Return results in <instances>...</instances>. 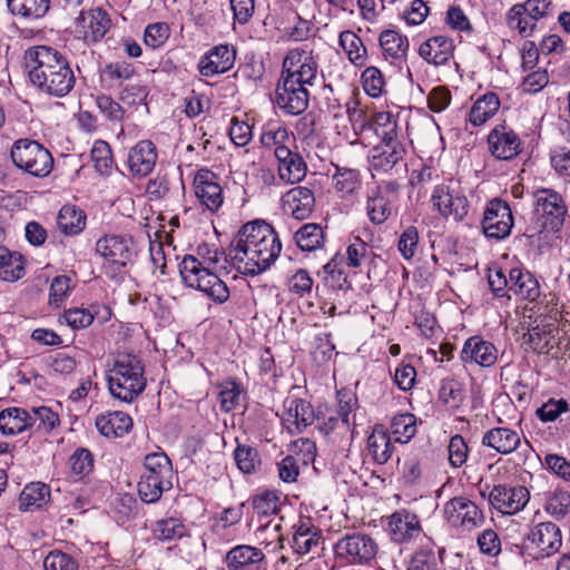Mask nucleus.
Wrapping results in <instances>:
<instances>
[{
	"label": "nucleus",
	"mask_w": 570,
	"mask_h": 570,
	"mask_svg": "<svg viewBox=\"0 0 570 570\" xmlns=\"http://www.w3.org/2000/svg\"><path fill=\"white\" fill-rule=\"evenodd\" d=\"M537 224L541 232L556 233L560 230L568 217L566 204L558 193L542 189L537 193Z\"/></svg>",
	"instance_id": "obj_10"
},
{
	"label": "nucleus",
	"mask_w": 570,
	"mask_h": 570,
	"mask_svg": "<svg viewBox=\"0 0 570 570\" xmlns=\"http://www.w3.org/2000/svg\"><path fill=\"white\" fill-rule=\"evenodd\" d=\"M478 546L482 553L495 557L501 551V542L497 532L492 529L483 530L478 535Z\"/></svg>",
	"instance_id": "obj_64"
},
{
	"label": "nucleus",
	"mask_w": 570,
	"mask_h": 570,
	"mask_svg": "<svg viewBox=\"0 0 570 570\" xmlns=\"http://www.w3.org/2000/svg\"><path fill=\"white\" fill-rule=\"evenodd\" d=\"M45 570H78V562L69 554L55 550L43 560Z\"/></svg>",
	"instance_id": "obj_58"
},
{
	"label": "nucleus",
	"mask_w": 570,
	"mask_h": 570,
	"mask_svg": "<svg viewBox=\"0 0 570 570\" xmlns=\"http://www.w3.org/2000/svg\"><path fill=\"white\" fill-rule=\"evenodd\" d=\"M379 42L384 56L394 60L404 59L410 47L407 37L393 29L383 30L380 33Z\"/></svg>",
	"instance_id": "obj_34"
},
{
	"label": "nucleus",
	"mask_w": 570,
	"mask_h": 570,
	"mask_svg": "<svg viewBox=\"0 0 570 570\" xmlns=\"http://www.w3.org/2000/svg\"><path fill=\"white\" fill-rule=\"evenodd\" d=\"M419 244V233L416 227L409 226L401 234L397 243V248L403 258L411 259L416 252Z\"/></svg>",
	"instance_id": "obj_62"
},
{
	"label": "nucleus",
	"mask_w": 570,
	"mask_h": 570,
	"mask_svg": "<svg viewBox=\"0 0 570 570\" xmlns=\"http://www.w3.org/2000/svg\"><path fill=\"white\" fill-rule=\"evenodd\" d=\"M394 446L390 435L383 429H374L367 438V451L372 459L379 463H386L392 456Z\"/></svg>",
	"instance_id": "obj_36"
},
{
	"label": "nucleus",
	"mask_w": 570,
	"mask_h": 570,
	"mask_svg": "<svg viewBox=\"0 0 570 570\" xmlns=\"http://www.w3.org/2000/svg\"><path fill=\"white\" fill-rule=\"evenodd\" d=\"M96 426L106 438H121L132 429V420L121 411L108 412L96 417Z\"/></svg>",
	"instance_id": "obj_30"
},
{
	"label": "nucleus",
	"mask_w": 570,
	"mask_h": 570,
	"mask_svg": "<svg viewBox=\"0 0 570 570\" xmlns=\"http://www.w3.org/2000/svg\"><path fill=\"white\" fill-rule=\"evenodd\" d=\"M157 161V151L153 141L141 140L137 142L128 154V167L132 175L146 177Z\"/></svg>",
	"instance_id": "obj_26"
},
{
	"label": "nucleus",
	"mask_w": 570,
	"mask_h": 570,
	"mask_svg": "<svg viewBox=\"0 0 570 570\" xmlns=\"http://www.w3.org/2000/svg\"><path fill=\"white\" fill-rule=\"evenodd\" d=\"M169 38V27L165 22L148 24L144 33V42L147 47L157 49Z\"/></svg>",
	"instance_id": "obj_56"
},
{
	"label": "nucleus",
	"mask_w": 570,
	"mask_h": 570,
	"mask_svg": "<svg viewBox=\"0 0 570 570\" xmlns=\"http://www.w3.org/2000/svg\"><path fill=\"white\" fill-rule=\"evenodd\" d=\"M277 159L278 177L287 184L302 181L307 173V165L301 154L293 151L288 146H279L274 150Z\"/></svg>",
	"instance_id": "obj_18"
},
{
	"label": "nucleus",
	"mask_w": 570,
	"mask_h": 570,
	"mask_svg": "<svg viewBox=\"0 0 570 570\" xmlns=\"http://www.w3.org/2000/svg\"><path fill=\"white\" fill-rule=\"evenodd\" d=\"M391 202L380 189L373 190L366 202V214L371 223L381 225L386 222L391 215Z\"/></svg>",
	"instance_id": "obj_41"
},
{
	"label": "nucleus",
	"mask_w": 570,
	"mask_h": 570,
	"mask_svg": "<svg viewBox=\"0 0 570 570\" xmlns=\"http://www.w3.org/2000/svg\"><path fill=\"white\" fill-rule=\"evenodd\" d=\"M49 497V489L42 483H30L22 490L19 502L22 510L41 507Z\"/></svg>",
	"instance_id": "obj_50"
},
{
	"label": "nucleus",
	"mask_w": 570,
	"mask_h": 570,
	"mask_svg": "<svg viewBox=\"0 0 570 570\" xmlns=\"http://www.w3.org/2000/svg\"><path fill=\"white\" fill-rule=\"evenodd\" d=\"M499 108V97L494 92H487L473 104L469 112V120L473 126H481L493 117Z\"/></svg>",
	"instance_id": "obj_35"
},
{
	"label": "nucleus",
	"mask_w": 570,
	"mask_h": 570,
	"mask_svg": "<svg viewBox=\"0 0 570 570\" xmlns=\"http://www.w3.org/2000/svg\"><path fill=\"white\" fill-rule=\"evenodd\" d=\"M321 543V533L308 523H301L293 537V548L298 554L313 551Z\"/></svg>",
	"instance_id": "obj_44"
},
{
	"label": "nucleus",
	"mask_w": 570,
	"mask_h": 570,
	"mask_svg": "<svg viewBox=\"0 0 570 570\" xmlns=\"http://www.w3.org/2000/svg\"><path fill=\"white\" fill-rule=\"evenodd\" d=\"M32 419L30 412L24 409L8 407L2 410L0 412V432L8 436L20 434L35 426Z\"/></svg>",
	"instance_id": "obj_31"
},
{
	"label": "nucleus",
	"mask_w": 570,
	"mask_h": 570,
	"mask_svg": "<svg viewBox=\"0 0 570 570\" xmlns=\"http://www.w3.org/2000/svg\"><path fill=\"white\" fill-rule=\"evenodd\" d=\"M91 159L96 170L100 175H108L112 167V156L110 146L102 140H98L91 148Z\"/></svg>",
	"instance_id": "obj_53"
},
{
	"label": "nucleus",
	"mask_w": 570,
	"mask_h": 570,
	"mask_svg": "<svg viewBox=\"0 0 570 570\" xmlns=\"http://www.w3.org/2000/svg\"><path fill=\"white\" fill-rule=\"evenodd\" d=\"M481 224L485 237L493 239L508 237L513 227V216L508 203L499 198L490 200L485 206Z\"/></svg>",
	"instance_id": "obj_12"
},
{
	"label": "nucleus",
	"mask_w": 570,
	"mask_h": 570,
	"mask_svg": "<svg viewBox=\"0 0 570 570\" xmlns=\"http://www.w3.org/2000/svg\"><path fill=\"white\" fill-rule=\"evenodd\" d=\"M282 207L286 214L295 219H307L315 207L314 193L307 187H293L283 195Z\"/></svg>",
	"instance_id": "obj_19"
},
{
	"label": "nucleus",
	"mask_w": 570,
	"mask_h": 570,
	"mask_svg": "<svg viewBox=\"0 0 570 570\" xmlns=\"http://www.w3.org/2000/svg\"><path fill=\"white\" fill-rule=\"evenodd\" d=\"M443 515L450 525L468 531L481 527L485 521L479 507L465 497L449 500L443 507Z\"/></svg>",
	"instance_id": "obj_11"
},
{
	"label": "nucleus",
	"mask_w": 570,
	"mask_h": 570,
	"mask_svg": "<svg viewBox=\"0 0 570 570\" xmlns=\"http://www.w3.org/2000/svg\"><path fill=\"white\" fill-rule=\"evenodd\" d=\"M135 75V67L126 61H115L106 65L100 71V79L108 88H115L129 80Z\"/></svg>",
	"instance_id": "obj_40"
},
{
	"label": "nucleus",
	"mask_w": 570,
	"mask_h": 570,
	"mask_svg": "<svg viewBox=\"0 0 570 570\" xmlns=\"http://www.w3.org/2000/svg\"><path fill=\"white\" fill-rule=\"evenodd\" d=\"M9 11L24 19H39L50 9V0H7Z\"/></svg>",
	"instance_id": "obj_38"
},
{
	"label": "nucleus",
	"mask_w": 570,
	"mask_h": 570,
	"mask_svg": "<svg viewBox=\"0 0 570 570\" xmlns=\"http://www.w3.org/2000/svg\"><path fill=\"white\" fill-rule=\"evenodd\" d=\"M509 28L518 30L520 36L530 37L537 30V22L527 16L520 6H512L507 13Z\"/></svg>",
	"instance_id": "obj_51"
},
{
	"label": "nucleus",
	"mask_w": 570,
	"mask_h": 570,
	"mask_svg": "<svg viewBox=\"0 0 570 570\" xmlns=\"http://www.w3.org/2000/svg\"><path fill=\"white\" fill-rule=\"evenodd\" d=\"M69 461L71 472L79 478L89 474L94 469V458L87 449H77Z\"/></svg>",
	"instance_id": "obj_55"
},
{
	"label": "nucleus",
	"mask_w": 570,
	"mask_h": 570,
	"mask_svg": "<svg viewBox=\"0 0 570 570\" xmlns=\"http://www.w3.org/2000/svg\"><path fill=\"white\" fill-rule=\"evenodd\" d=\"M449 461L452 466H462L468 459V445L464 439L456 434L451 438L449 443Z\"/></svg>",
	"instance_id": "obj_63"
},
{
	"label": "nucleus",
	"mask_w": 570,
	"mask_h": 570,
	"mask_svg": "<svg viewBox=\"0 0 570 570\" xmlns=\"http://www.w3.org/2000/svg\"><path fill=\"white\" fill-rule=\"evenodd\" d=\"M282 249L274 228L261 220L245 224L232 240L227 256L243 275L255 276L271 267Z\"/></svg>",
	"instance_id": "obj_1"
},
{
	"label": "nucleus",
	"mask_w": 570,
	"mask_h": 570,
	"mask_svg": "<svg viewBox=\"0 0 570 570\" xmlns=\"http://www.w3.org/2000/svg\"><path fill=\"white\" fill-rule=\"evenodd\" d=\"M295 240L302 250H315L324 242V233L317 224H305L295 233Z\"/></svg>",
	"instance_id": "obj_48"
},
{
	"label": "nucleus",
	"mask_w": 570,
	"mask_h": 570,
	"mask_svg": "<svg viewBox=\"0 0 570 570\" xmlns=\"http://www.w3.org/2000/svg\"><path fill=\"white\" fill-rule=\"evenodd\" d=\"M529 501V491L524 487L498 484L489 493V503L503 514L521 511Z\"/></svg>",
	"instance_id": "obj_16"
},
{
	"label": "nucleus",
	"mask_w": 570,
	"mask_h": 570,
	"mask_svg": "<svg viewBox=\"0 0 570 570\" xmlns=\"http://www.w3.org/2000/svg\"><path fill=\"white\" fill-rule=\"evenodd\" d=\"M77 23L82 30L85 40L90 42L101 40L111 27L108 13L100 8L81 11Z\"/></svg>",
	"instance_id": "obj_24"
},
{
	"label": "nucleus",
	"mask_w": 570,
	"mask_h": 570,
	"mask_svg": "<svg viewBox=\"0 0 570 570\" xmlns=\"http://www.w3.org/2000/svg\"><path fill=\"white\" fill-rule=\"evenodd\" d=\"M10 156L19 169L36 177H46L53 168V158L50 151L35 140L19 139L14 141Z\"/></svg>",
	"instance_id": "obj_6"
},
{
	"label": "nucleus",
	"mask_w": 570,
	"mask_h": 570,
	"mask_svg": "<svg viewBox=\"0 0 570 570\" xmlns=\"http://www.w3.org/2000/svg\"><path fill=\"white\" fill-rule=\"evenodd\" d=\"M453 41L444 36L431 37L419 48L420 57L434 66L445 65L453 57Z\"/></svg>",
	"instance_id": "obj_28"
},
{
	"label": "nucleus",
	"mask_w": 570,
	"mask_h": 570,
	"mask_svg": "<svg viewBox=\"0 0 570 570\" xmlns=\"http://www.w3.org/2000/svg\"><path fill=\"white\" fill-rule=\"evenodd\" d=\"M362 82L364 91L373 98L379 97L383 91L384 78L376 67H368L363 71Z\"/></svg>",
	"instance_id": "obj_57"
},
{
	"label": "nucleus",
	"mask_w": 570,
	"mask_h": 570,
	"mask_svg": "<svg viewBox=\"0 0 570 570\" xmlns=\"http://www.w3.org/2000/svg\"><path fill=\"white\" fill-rule=\"evenodd\" d=\"M24 263L20 254L0 247V277L7 282L18 281L23 276Z\"/></svg>",
	"instance_id": "obj_39"
},
{
	"label": "nucleus",
	"mask_w": 570,
	"mask_h": 570,
	"mask_svg": "<svg viewBox=\"0 0 570 570\" xmlns=\"http://www.w3.org/2000/svg\"><path fill=\"white\" fill-rule=\"evenodd\" d=\"M431 200L433 207L444 218L462 222L468 215L469 202L466 197L448 185L435 186Z\"/></svg>",
	"instance_id": "obj_13"
},
{
	"label": "nucleus",
	"mask_w": 570,
	"mask_h": 570,
	"mask_svg": "<svg viewBox=\"0 0 570 570\" xmlns=\"http://www.w3.org/2000/svg\"><path fill=\"white\" fill-rule=\"evenodd\" d=\"M317 70L318 63L312 52L305 48H295L283 60L282 77L309 90L317 79Z\"/></svg>",
	"instance_id": "obj_9"
},
{
	"label": "nucleus",
	"mask_w": 570,
	"mask_h": 570,
	"mask_svg": "<svg viewBox=\"0 0 570 570\" xmlns=\"http://www.w3.org/2000/svg\"><path fill=\"white\" fill-rule=\"evenodd\" d=\"M236 51L227 45H218L205 55L199 63V73L204 77H213L230 70L235 63Z\"/></svg>",
	"instance_id": "obj_20"
},
{
	"label": "nucleus",
	"mask_w": 570,
	"mask_h": 570,
	"mask_svg": "<svg viewBox=\"0 0 570 570\" xmlns=\"http://www.w3.org/2000/svg\"><path fill=\"white\" fill-rule=\"evenodd\" d=\"M521 443V438L517 431L508 428H493L485 432L482 438V444L492 448L500 454H510Z\"/></svg>",
	"instance_id": "obj_32"
},
{
	"label": "nucleus",
	"mask_w": 570,
	"mask_h": 570,
	"mask_svg": "<svg viewBox=\"0 0 570 570\" xmlns=\"http://www.w3.org/2000/svg\"><path fill=\"white\" fill-rule=\"evenodd\" d=\"M554 331L556 327L552 323L532 326L528 333L523 335L524 343L529 344L537 353H548Z\"/></svg>",
	"instance_id": "obj_43"
},
{
	"label": "nucleus",
	"mask_w": 570,
	"mask_h": 570,
	"mask_svg": "<svg viewBox=\"0 0 570 570\" xmlns=\"http://www.w3.org/2000/svg\"><path fill=\"white\" fill-rule=\"evenodd\" d=\"M405 147L401 141L379 144L373 147L370 154V169L375 173L400 171L405 168Z\"/></svg>",
	"instance_id": "obj_14"
},
{
	"label": "nucleus",
	"mask_w": 570,
	"mask_h": 570,
	"mask_svg": "<svg viewBox=\"0 0 570 570\" xmlns=\"http://www.w3.org/2000/svg\"><path fill=\"white\" fill-rule=\"evenodd\" d=\"M463 363H475L483 367H490L498 360L497 347L479 336L468 338L460 354Z\"/></svg>",
	"instance_id": "obj_23"
},
{
	"label": "nucleus",
	"mask_w": 570,
	"mask_h": 570,
	"mask_svg": "<svg viewBox=\"0 0 570 570\" xmlns=\"http://www.w3.org/2000/svg\"><path fill=\"white\" fill-rule=\"evenodd\" d=\"M96 252L105 261L107 275L115 277L132 258V240L122 235H105L97 240Z\"/></svg>",
	"instance_id": "obj_7"
},
{
	"label": "nucleus",
	"mask_w": 570,
	"mask_h": 570,
	"mask_svg": "<svg viewBox=\"0 0 570 570\" xmlns=\"http://www.w3.org/2000/svg\"><path fill=\"white\" fill-rule=\"evenodd\" d=\"M219 253L200 262L191 255H186L179 264V273L186 286L200 291L215 303L223 304L228 301L230 293L224 281L212 271V265L219 262Z\"/></svg>",
	"instance_id": "obj_4"
},
{
	"label": "nucleus",
	"mask_w": 570,
	"mask_h": 570,
	"mask_svg": "<svg viewBox=\"0 0 570 570\" xmlns=\"http://www.w3.org/2000/svg\"><path fill=\"white\" fill-rule=\"evenodd\" d=\"M370 248L367 244L360 237H355L354 240L347 246L346 249V263L347 266L358 268L363 262L367 258Z\"/></svg>",
	"instance_id": "obj_61"
},
{
	"label": "nucleus",
	"mask_w": 570,
	"mask_h": 570,
	"mask_svg": "<svg viewBox=\"0 0 570 570\" xmlns=\"http://www.w3.org/2000/svg\"><path fill=\"white\" fill-rule=\"evenodd\" d=\"M145 366L132 353H118L108 373L110 394L126 403L136 400L146 389Z\"/></svg>",
	"instance_id": "obj_3"
},
{
	"label": "nucleus",
	"mask_w": 570,
	"mask_h": 570,
	"mask_svg": "<svg viewBox=\"0 0 570 570\" xmlns=\"http://www.w3.org/2000/svg\"><path fill=\"white\" fill-rule=\"evenodd\" d=\"M286 407L283 413V422L293 433L292 425L296 432H302L312 425L315 420L320 422L311 403L302 399H292L286 401Z\"/></svg>",
	"instance_id": "obj_25"
},
{
	"label": "nucleus",
	"mask_w": 570,
	"mask_h": 570,
	"mask_svg": "<svg viewBox=\"0 0 570 570\" xmlns=\"http://www.w3.org/2000/svg\"><path fill=\"white\" fill-rule=\"evenodd\" d=\"M465 400L463 384L454 379H444L439 389V401L450 410H458Z\"/></svg>",
	"instance_id": "obj_46"
},
{
	"label": "nucleus",
	"mask_w": 570,
	"mask_h": 570,
	"mask_svg": "<svg viewBox=\"0 0 570 570\" xmlns=\"http://www.w3.org/2000/svg\"><path fill=\"white\" fill-rule=\"evenodd\" d=\"M194 185L197 198L209 210L216 212L222 206L223 190L216 180V176L210 170H199L195 177Z\"/></svg>",
	"instance_id": "obj_22"
},
{
	"label": "nucleus",
	"mask_w": 570,
	"mask_h": 570,
	"mask_svg": "<svg viewBox=\"0 0 570 570\" xmlns=\"http://www.w3.org/2000/svg\"><path fill=\"white\" fill-rule=\"evenodd\" d=\"M333 184L336 191L343 195H350L360 187V174L355 169L336 166L335 174L333 175Z\"/></svg>",
	"instance_id": "obj_52"
},
{
	"label": "nucleus",
	"mask_w": 570,
	"mask_h": 570,
	"mask_svg": "<svg viewBox=\"0 0 570 570\" xmlns=\"http://www.w3.org/2000/svg\"><path fill=\"white\" fill-rule=\"evenodd\" d=\"M488 144L491 154L501 160L512 159L521 150L519 136L503 126L491 130L488 136Z\"/></svg>",
	"instance_id": "obj_21"
},
{
	"label": "nucleus",
	"mask_w": 570,
	"mask_h": 570,
	"mask_svg": "<svg viewBox=\"0 0 570 570\" xmlns=\"http://www.w3.org/2000/svg\"><path fill=\"white\" fill-rule=\"evenodd\" d=\"M32 421L35 422L36 431L51 432L60 424L59 415L50 407L39 406L31 409Z\"/></svg>",
	"instance_id": "obj_54"
},
{
	"label": "nucleus",
	"mask_w": 570,
	"mask_h": 570,
	"mask_svg": "<svg viewBox=\"0 0 570 570\" xmlns=\"http://www.w3.org/2000/svg\"><path fill=\"white\" fill-rule=\"evenodd\" d=\"M238 469L244 473H250L255 470L258 461L257 451L248 445L238 444L234 453Z\"/></svg>",
	"instance_id": "obj_60"
},
{
	"label": "nucleus",
	"mask_w": 570,
	"mask_h": 570,
	"mask_svg": "<svg viewBox=\"0 0 570 570\" xmlns=\"http://www.w3.org/2000/svg\"><path fill=\"white\" fill-rule=\"evenodd\" d=\"M377 551L376 541L361 532L345 534L334 546L335 557L348 564H368Z\"/></svg>",
	"instance_id": "obj_8"
},
{
	"label": "nucleus",
	"mask_w": 570,
	"mask_h": 570,
	"mask_svg": "<svg viewBox=\"0 0 570 570\" xmlns=\"http://www.w3.org/2000/svg\"><path fill=\"white\" fill-rule=\"evenodd\" d=\"M308 101L309 90L281 76L275 90V102L282 110L288 115H301L307 109Z\"/></svg>",
	"instance_id": "obj_15"
},
{
	"label": "nucleus",
	"mask_w": 570,
	"mask_h": 570,
	"mask_svg": "<svg viewBox=\"0 0 570 570\" xmlns=\"http://www.w3.org/2000/svg\"><path fill=\"white\" fill-rule=\"evenodd\" d=\"M389 527L392 538L396 542H404L417 537L421 531L417 515L405 509L395 511L390 517Z\"/></svg>",
	"instance_id": "obj_29"
},
{
	"label": "nucleus",
	"mask_w": 570,
	"mask_h": 570,
	"mask_svg": "<svg viewBox=\"0 0 570 570\" xmlns=\"http://www.w3.org/2000/svg\"><path fill=\"white\" fill-rule=\"evenodd\" d=\"M186 534V527L178 518H166L156 521L153 527V535L159 541H174Z\"/></svg>",
	"instance_id": "obj_47"
},
{
	"label": "nucleus",
	"mask_w": 570,
	"mask_h": 570,
	"mask_svg": "<svg viewBox=\"0 0 570 570\" xmlns=\"http://www.w3.org/2000/svg\"><path fill=\"white\" fill-rule=\"evenodd\" d=\"M391 431L395 440L407 443L416 433V419L411 413L397 414L392 419Z\"/></svg>",
	"instance_id": "obj_49"
},
{
	"label": "nucleus",
	"mask_w": 570,
	"mask_h": 570,
	"mask_svg": "<svg viewBox=\"0 0 570 570\" xmlns=\"http://www.w3.org/2000/svg\"><path fill=\"white\" fill-rule=\"evenodd\" d=\"M371 129L381 139V144L400 141L397 137V122L389 111H381L373 116Z\"/></svg>",
	"instance_id": "obj_42"
},
{
	"label": "nucleus",
	"mask_w": 570,
	"mask_h": 570,
	"mask_svg": "<svg viewBox=\"0 0 570 570\" xmlns=\"http://www.w3.org/2000/svg\"><path fill=\"white\" fill-rule=\"evenodd\" d=\"M510 287L517 296L534 302L540 296V285L537 278L530 272H523L520 268H512L509 274Z\"/></svg>",
	"instance_id": "obj_33"
},
{
	"label": "nucleus",
	"mask_w": 570,
	"mask_h": 570,
	"mask_svg": "<svg viewBox=\"0 0 570 570\" xmlns=\"http://www.w3.org/2000/svg\"><path fill=\"white\" fill-rule=\"evenodd\" d=\"M57 224L66 235L79 234L86 226V214L73 205H65L58 213Z\"/></svg>",
	"instance_id": "obj_37"
},
{
	"label": "nucleus",
	"mask_w": 570,
	"mask_h": 570,
	"mask_svg": "<svg viewBox=\"0 0 570 570\" xmlns=\"http://www.w3.org/2000/svg\"><path fill=\"white\" fill-rule=\"evenodd\" d=\"M265 554L256 547L240 544L230 549L225 562L229 570H245L247 567H255L256 570H266L263 567Z\"/></svg>",
	"instance_id": "obj_27"
},
{
	"label": "nucleus",
	"mask_w": 570,
	"mask_h": 570,
	"mask_svg": "<svg viewBox=\"0 0 570 570\" xmlns=\"http://www.w3.org/2000/svg\"><path fill=\"white\" fill-rule=\"evenodd\" d=\"M528 540L537 549L535 558L550 557L558 552L562 544L560 528L552 522L534 525L528 534Z\"/></svg>",
	"instance_id": "obj_17"
},
{
	"label": "nucleus",
	"mask_w": 570,
	"mask_h": 570,
	"mask_svg": "<svg viewBox=\"0 0 570 570\" xmlns=\"http://www.w3.org/2000/svg\"><path fill=\"white\" fill-rule=\"evenodd\" d=\"M567 411L568 402L566 400L550 399L535 411V414L541 422L546 423L556 421L561 413Z\"/></svg>",
	"instance_id": "obj_59"
},
{
	"label": "nucleus",
	"mask_w": 570,
	"mask_h": 570,
	"mask_svg": "<svg viewBox=\"0 0 570 570\" xmlns=\"http://www.w3.org/2000/svg\"><path fill=\"white\" fill-rule=\"evenodd\" d=\"M24 66L29 79L40 91L65 97L76 82V78L67 58L56 48L33 46L26 50Z\"/></svg>",
	"instance_id": "obj_2"
},
{
	"label": "nucleus",
	"mask_w": 570,
	"mask_h": 570,
	"mask_svg": "<svg viewBox=\"0 0 570 570\" xmlns=\"http://www.w3.org/2000/svg\"><path fill=\"white\" fill-rule=\"evenodd\" d=\"M144 468L137 484L138 494L144 502L155 503L173 488L171 463L164 452H154L145 456Z\"/></svg>",
	"instance_id": "obj_5"
},
{
	"label": "nucleus",
	"mask_w": 570,
	"mask_h": 570,
	"mask_svg": "<svg viewBox=\"0 0 570 570\" xmlns=\"http://www.w3.org/2000/svg\"><path fill=\"white\" fill-rule=\"evenodd\" d=\"M340 46L355 66H364L366 62V48L362 39L353 31L344 30L340 35Z\"/></svg>",
	"instance_id": "obj_45"
}]
</instances>
